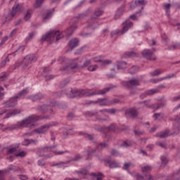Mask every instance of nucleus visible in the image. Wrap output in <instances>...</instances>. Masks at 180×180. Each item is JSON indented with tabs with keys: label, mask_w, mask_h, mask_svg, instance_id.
Listing matches in <instances>:
<instances>
[{
	"label": "nucleus",
	"mask_w": 180,
	"mask_h": 180,
	"mask_svg": "<svg viewBox=\"0 0 180 180\" xmlns=\"http://www.w3.org/2000/svg\"><path fill=\"white\" fill-rule=\"evenodd\" d=\"M77 174H81L83 176V178L86 179L89 175V172L87 169H83L82 171L77 172Z\"/></svg>",
	"instance_id": "obj_36"
},
{
	"label": "nucleus",
	"mask_w": 180,
	"mask_h": 180,
	"mask_svg": "<svg viewBox=\"0 0 180 180\" xmlns=\"http://www.w3.org/2000/svg\"><path fill=\"white\" fill-rule=\"evenodd\" d=\"M52 13L49 12L48 13L46 14L45 17L44 18L43 21L46 22V20H48V19H50L51 18Z\"/></svg>",
	"instance_id": "obj_60"
},
{
	"label": "nucleus",
	"mask_w": 180,
	"mask_h": 180,
	"mask_svg": "<svg viewBox=\"0 0 180 180\" xmlns=\"http://www.w3.org/2000/svg\"><path fill=\"white\" fill-rule=\"evenodd\" d=\"M91 103H99L100 106H108L109 105V101L106 98H98L96 101H92Z\"/></svg>",
	"instance_id": "obj_22"
},
{
	"label": "nucleus",
	"mask_w": 180,
	"mask_h": 180,
	"mask_svg": "<svg viewBox=\"0 0 180 180\" xmlns=\"http://www.w3.org/2000/svg\"><path fill=\"white\" fill-rule=\"evenodd\" d=\"M89 13H91V11L87 10L85 13H84L82 14H79L78 18H79V19H83V18H85V16H88V15H89Z\"/></svg>",
	"instance_id": "obj_43"
},
{
	"label": "nucleus",
	"mask_w": 180,
	"mask_h": 180,
	"mask_svg": "<svg viewBox=\"0 0 180 180\" xmlns=\"http://www.w3.org/2000/svg\"><path fill=\"white\" fill-rule=\"evenodd\" d=\"M26 95H27V89H23L15 95V98L20 99V98H23V96H26Z\"/></svg>",
	"instance_id": "obj_33"
},
{
	"label": "nucleus",
	"mask_w": 180,
	"mask_h": 180,
	"mask_svg": "<svg viewBox=\"0 0 180 180\" xmlns=\"http://www.w3.org/2000/svg\"><path fill=\"white\" fill-rule=\"evenodd\" d=\"M19 113H20V109L16 108L11 110L6 114L4 119H9V117H12V116H16V115H19Z\"/></svg>",
	"instance_id": "obj_21"
},
{
	"label": "nucleus",
	"mask_w": 180,
	"mask_h": 180,
	"mask_svg": "<svg viewBox=\"0 0 180 180\" xmlns=\"http://www.w3.org/2000/svg\"><path fill=\"white\" fill-rule=\"evenodd\" d=\"M20 168L18 167L13 165H11L5 169V171H1L0 170V180H5V174L6 172H11V171H13V172H16L18 171H20Z\"/></svg>",
	"instance_id": "obj_10"
},
{
	"label": "nucleus",
	"mask_w": 180,
	"mask_h": 180,
	"mask_svg": "<svg viewBox=\"0 0 180 180\" xmlns=\"http://www.w3.org/2000/svg\"><path fill=\"white\" fill-rule=\"evenodd\" d=\"M139 71V68L136 66H133L129 69V73L130 74H136Z\"/></svg>",
	"instance_id": "obj_46"
},
{
	"label": "nucleus",
	"mask_w": 180,
	"mask_h": 180,
	"mask_svg": "<svg viewBox=\"0 0 180 180\" xmlns=\"http://www.w3.org/2000/svg\"><path fill=\"white\" fill-rule=\"evenodd\" d=\"M77 28V25L74 24L71 25L66 31L64 32L66 37H70L71 34L74 33V30Z\"/></svg>",
	"instance_id": "obj_24"
},
{
	"label": "nucleus",
	"mask_w": 180,
	"mask_h": 180,
	"mask_svg": "<svg viewBox=\"0 0 180 180\" xmlns=\"http://www.w3.org/2000/svg\"><path fill=\"white\" fill-rule=\"evenodd\" d=\"M157 93H158V89H150L146 91L144 93L141 94V95L139 96V98L141 99H144L145 98H147V96L150 95H154L155 94H157Z\"/></svg>",
	"instance_id": "obj_19"
},
{
	"label": "nucleus",
	"mask_w": 180,
	"mask_h": 180,
	"mask_svg": "<svg viewBox=\"0 0 180 180\" xmlns=\"http://www.w3.org/2000/svg\"><path fill=\"white\" fill-rule=\"evenodd\" d=\"M37 120H40V117L36 115H32L28 117L22 121H20L17 124H13L4 128L3 130H8V131H12V130H16V129H23L25 127H30V129H33L34 127V122Z\"/></svg>",
	"instance_id": "obj_2"
},
{
	"label": "nucleus",
	"mask_w": 180,
	"mask_h": 180,
	"mask_svg": "<svg viewBox=\"0 0 180 180\" xmlns=\"http://www.w3.org/2000/svg\"><path fill=\"white\" fill-rule=\"evenodd\" d=\"M154 52H155V49H145L142 52L143 56L146 58V60H150L151 61H155L157 60V57L154 56Z\"/></svg>",
	"instance_id": "obj_8"
},
{
	"label": "nucleus",
	"mask_w": 180,
	"mask_h": 180,
	"mask_svg": "<svg viewBox=\"0 0 180 180\" xmlns=\"http://www.w3.org/2000/svg\"><path fill=\"white\" fill-rule=\"evenodd\" d=\"M141 103H145V106H146L147 108H155V105H150V100L142 101L141 102Z\"/></svg>",
	"instance_id": "obj_47"
},
{
	"label": "nucleus",
	"mask_w": 180,
	"mask_h": 180,
	"mask_svg": "<svg viewBox=\"0 0 180 180\" xmlns=\"http://www.w3.org/2000/svg\"><path fill=\"white\" fill-rule=\"evenodd\" d=\"M79 69L78 63L76 60H73L69 65L60 68V71H63V72H76Z\"/></svg>",
	"instance_id": "obj_7"
},
{
	"label": "nucleus",
	"mask_w": 180,
	"mask_h": 180,
	"mask_svg": "<svg viewBox=\"0 0 180 180\" xmlns=\"http://www.w3.org/2000/svg\"><path fill=\"white\" fill-rule=\"evenodd\" d=\"M79 134L80 136H84L85 139H87V140H90V141H94V140H95V136L93 134H89L84 131L79 132Z\"/></svg>",
	"instance_id": "obj_26"
},
{
	"label": "nucleus",
	"mask_w": 180,
	"mask_h": 180,
	"mask_svg": "<svg viewBox=\"0 0 180 180\" xmlns=\"http://www.w3.org/2000/svg\"><path fill=\"white\" fill-rule=\"evenodd\" d=\"M79 42V40H78V39L77 38L74 39H71L69 42V47L70 48V50H73V49H75V47H77Z\"/></svg>",
	"instance_id": "obj_27"
},
{
	"label": "nucleus",
	"mask_w": 180,
	"mask_h": 180,
	"mask_svg": "<svg viewBox=\"0 0 180 180\" xmlns=\"http://www.w3.org/2000/svg\"><path fill=\"white\" fill-rule=\"evenodd\" d=\"M95 130L97 131H116V129H117V127L115 124H112L108 127L103 126V127H94Z\"/></svg>",
	"instance_id": "obj_12"
},
{
	"label": "nucleus",
	"mask_w": 180,
	"mask_h": 180,
	"mask_svg": "<svg viewBox=\"0 0 180 180\" xmlns=\"http://www.w3.org/2000/svg\"><path fill=\"white\" fill-rule=\"evenodd\" d=\"M53 126H56L54 123H49L44 125H42L39 128L35 129L34 131L37 134H44L46 131H49L50 127H53Z\"/></svg>",
	"instance_id": "obj_13"
},
{
	"label": "nucleus",
	"mask_w": 180,
	"mask_h": 180,
	"mask_svg": "<svg viewBox=\"0 0 180 180\" xmlns=\"http://www.w3.org/2000/svg\"><path fill=\"white\" fill-rule=\"evenodd\" d=\"M95 153H96V149L89 148V150H87L86 153H87L88 158H86V160H89V157H91V154H94Z\"/></svg>",
	"instance_id": "obj_42"
},
{
	"label": "nucleus",
	"mask_w": 180,
	"mask_h": 180,
	"mask_svg": "<svg viewBox=\"0 0 180 180\" xmlns=\"http://www.w3.org/2000/svg\"><path fill=\"white\" fill-rule=\"evenodd\" d=\"M164 72L162 70H155L153 72H150V75L151 77H157L158 75H161Z\"/></svg>",
	"instance_id": "obj_35"
},
{
	"label": "nucleus",
	"mask_w": 180,
	"mask_h": 180,
	"mask_svg": "<svg viewBox=\"0 0 180 180\" xmlns=\"http://www.w3.org/2000/svg\"><path fill=\"white\" fill-rule=\"evenodd\" d=\"M32 15H33V10H28L24 16V20H25V22L30 20L32 18Z\"/></svg>",
	"instance_id": "obj_32"
},
{
	"label": "nucleus",
	"mask_w": 180,
	"mask_h": 180,
	"mask_svg": "<svg viewBox=\"0 0 180 180\" xmlns=\"http://www.w3.org/2000/svg\"><path fill=\"white\" fill-rule=\"evenodd\" d=\"M44 1V0H36L34 7L35 8H40V6H41V4H43Z\"/></svg>",
	"instance_id": "obj_53"
},
{
	"label": "nucleus",
	"mask_w": 180,
	"mask_h": 180,
	"mask_svg": "<svg viewBox=\"0 0 180 180\" xmlns=\"http://www.w3.org/2000/svg\"><path fill=\"white\" fill-rule=\"evenodd\" d=\"M113 88H116V86H112L110 87L104 88L101 90L95 91L91 92L90 89L86 90H78L76 89H72L70 93L67 94L68 98H81L82 96H94L95 95H105L106 92H109Z\"/></svg>",
	"instance_id": "obj_1"
},
{
	"label": "nucleus",
	"mask_w": 180,
	"mask_h": 180,
	"mask_svg": "<svg viewBox=\"0 0 180 180\" xmlns=\"http://www.w3.org/2000/svg\"><path fill=\"white\" fill-rule=\"evenodd\" d=\"M18 178L21 180H27L29 179V178L27 177V176L25 175V174H20L18 175Z\"/></svg>",
	"instance_id": "obj_64"
},
{
	"label": "nucleus",
	"mask_w": 180,
	"mask_h": 180,
	"mask_svg": "<svg viewBox=\"0 0 180 180\" xmlns=\"http://www.w3.org/2000/svg\"><path fill=\"white\" fill-rule=\"evenodd\" d=\"M13 11L8 15V17H6V22H9V20H12V18L22 9V5L15 3V4L13 6Z\"/></svg>",
	"instance_id": "obj_11"
},
{
	"label": "nucleus",
	"mask_w": 180,
	"mask_h": 180,
	"mask_svg": "<svg viewBox=\"0 0 180 180\" xmlns=\"http://www.w3.org/2000/svg\"><path fill=\"white\" fill-rule=\"evenodd\" d=\"M44 77H45V81H51L55 77L53 75H44Z\"/></svg>",
	"instance_id": "obj_48"
},
{
	"label": "nucleus",
	"mask_w": 180,
	"mask_h": 180,
	"mask_svg": "<svg viewBox=\"0 0 180 180\" xmlns=\"http://www.w3.org/2000/svg\"><path fill=\"white\" fill-rule=\"evenodd\" d=\"M98 112H94L89 111L87 112V115L89 116H96V121L99 122L100 123H102L103 122H108L109 120V116L105 115L104 117H101V115H97Z\"/></svg>",
	"instance_id": "obj_15"
},
{
	"label": "nucleus",
	"mask_w": 180,
	"mask_h": 180,
	"mask_svg": "<svg viewBox=\"0 0 180 180\" xmlns=\"http://www.w3.org/2000/svg\"><path fill=\"white\" fill-rule=\"evenodd\" d=\"M64 37V34H60V31H50L45 35H43L41 41H53L54 39H56V41H58L60 39H63Z\"/></svg>",
	"instance_id": "obj_4"
},
{
	"label": "nucleus",
	"mask_w": 180,
	"mask_h": 180,
	"mask_svg": "<svg viewBox=\"0 0 180 180\" xmlns=\"http://www.w3.org/2000/svg\"><path fill=\"white\" fill-rule=\"evenodd\" d=\"M94 15L95 16H97V18H99V16H102V15H103V11H102V10L100 8H97L94 11Z\"/></svg>",
	"instance_id": "obj_41"
},
{
	"label": "nucleus",
	"mask_w": 180,
	"mask_h": 180,
	"mask_svg": "<svg viewBox=\"0 0 180 180\" xmlns=\"http://www.w3.org/2000/svg\"><path fill=\"white\" fill-rule=\"evenodd\" d=\"M33 61H37V57H36L35 55L30 54L25 56L22 60L23 63V68L24 70H26L27 67H29L30 64H32Z\"/></svg>",
	"instance_id": "obj_9"
},
{
	"label": "nucleus",
	"mask_w": 180,
	"mask_h": 180,
	"mask_svg": "<svg viewBox=\"0 0 180 180\" xmlns=\"http://www.w3.org/2000/svg\"><path fill=\"white\" fill-rule=\"evenodd\" d=\"M103 58H105V56H98L94 57L92 60L93 61H94V63H102V60H103Z\"/></svg>",
	"instance_id": "obj_37"
},
{
	"label": "nucleus",
	"mask_w": 180,
	"mask_h": 180,
	"mask_svg": "<svg viewBox=\"0 0 180 180\" xmlns=\"http://www.w3.org/2000/svg\"><path fill=\"white\" fill-rule=\"evenodd\" d=\"M27 155V153L25 152V151H21L20 153H18V154L15 155V157H26V155Z\"/></svg>",
	"instance_id": "obj_56"
},
{
	"label": "nucleus",
	"mask_w": 180,
	"mask_h": 180,
	"mask_svg": "<svg viewBox=\"0 0 180 180\" xmlns=\"http://www.w3.org/2000/svg\"><path fill=\"white\" fill-rule=\"evenodd\" d=\"M37 110L38 112H40L41 113H47V112H49V113H53V110L50 108V105L47 104H43L39 105L37 108Z\"/></svg>",
	"instance_id": "obj_18"
},
{
	"label": "nucleus",
	"mask_w": 180,
	"mask_h": 180,
	"mask_svg": "<svg viewBox=\"0 0 180 180\" xmlns=\"http://www.w3.org/2000/svg\"><path fill=\"white\" fill-rule=\"evenodd\" d=\"M161 162H162V167H165L167 164H168V158L165 156H162L160 158Z\"/></svg>",
	"instance_id": "obj_40"
},
{
	"label": "nucleus",
	"mask_w": 180,
	"mask_h": 180,
	"mask_svg": "<svg viewBox=\"0 0 180 180\" xmlns=\"http://www.w3.org/2000/svg\"><path fill=\"white\" fill-rule=\"evenodd\" d=\"M150 172H151L150 166H144L143 167H142V172H143V174H145V176L137 174L135 175V178L137 180H153V176H151L150 174H146Z\"/></svg>",
	"instance_id": "obj_6"
},
{
	"label": "nucleus",
	"mask_w": 180,
	"mask_h": 180,
	"mask_svg": "<svg viewBox=\"0 0 180 180\" xmlns=\"http://www.w3.org/2000/svg\"><path fill=\"white\" fill-rule=\"evenodd\" d=\"M106 164L109 165L110 168H118L119 167V163L116 161H112V160H105Z\"/></svg>",
	"instance_id": "obj_28"
},
{
	"label": "nucleus",
	"mask_w": 180,
	"mask_h": 180,
	"mask_svg": "<svg viewBox=\"0 0 180 180\" xmlns=\"http://www.w3.org/2000/svg\"><path fill=\"white\" fill-rule=\"evenodd\" d=\"M112 63V60H103L101 62V65H109Z\"/></svg>",
	"instance_id": "obj_54"
},
{
	"label": "nucleus",
	"mask_w": 180,
	"mask_h": 180,
	"mask_svg": "<svg viewBox=\"0 0 180 180\" xmlns=\"http://www.w3.org/2000/svg\"><path fill=\"white\" fill-rule=\"evenodd\" d=\"M68 82H70V79H68L61 82H60V87L64 88V86H65V85H67L68 84Z\"/></svg>",
	"instance_id": "obj_59"
},
{
	"label": "nucleus",
	"mask_w": 180,
	"mask_h": 180,
	"mask_svg": "<svg viewBox=\"0 0 180 180\" xmlns=\"http://www.w3.org/2000/svg\"><path fill=\"white\" fill-rule=\"evenodd\" d=\"M168 136H169V130H165L156 134V137H160V139H165V137H168Z\"/></svg>",
	"instance_id": "obj_29"
},
{
	"label": "nucleus",
	"mask_w": 180,
	"mask_h": 180,
	"mask_svg": "<svg viewBox=\"0 0 180 180\" xmlns=\"http://www.w3.org/2000/svg\"><path fill=\"white\" fill-rule=\"evenodd\" d=\"M174 77H175V74H169L167 76L162 77V80L164 81V79H171V78H174Z\"/></svg>",
	"instance_id": "obj_51"
},
{
	"label": "nucleus",
	"mask_w": 180,
	"mask_h": 180,
	"mask_svg": "<svg viewBox=\"0 0 180 180\" xmlns=\"http://www.w3.org/2000/svg\"><path fill=\"white\" fill-rule=\"evenodd\" d=\"M91 64V60L86 59L82 65V68H86V67H88Z\"/></svg>",
	"instance_id": "obj_58"
},
{
	"label": "nucleus",
	"mask_w": 180,
	"mask_h": 180,
	"mask_svg": "<svg viewBox=\"0 0 180 180\" xmlns=\"http://www.w3.org/2000/svg\"><path fill=\"white\" fill-rule=\"evenodd\" d=\"M126 116L131 117V119H136L139 116V110L136 108H129L125 111Z\"/></svg>",
	"instance_id": "obj_16"
},
{
	"label": "nucleus",
	"mask_w": 180,
	"mask_h": 180,
	"mask_svg": "<svg viewBox=\"0 0 180 180\" xmlns=\"http://www.w3.org/2000/svg\"><path fill=\"white\" fill-rule=\"evenodd\" d=\"M9 61H11V60L9 59V57H6L5 60L2 61L0 64V67L1 68H3V67H5V65H6V63H9Z\"/></svg>",
	"instance_id": "obj_50"
},
{
	"label": "nucleus",
	"mask_w": 180,
	"mask_h": 180,
	"mask_svg": "<svg viewBox=\"0 0 180 180\" xmlns=\"http://www.w3.org/2000/svg\"><path fill=\"white\" fill-rule=\"evenodd\" d=\"M18 99L19 98L16 96L11 97L8 101L4 103L5 108H13V106H16L18 105Z\"/></svg>",
	"instance_id": "obj_17"
},
{
	"label": "nucleus",
	"mask_w": 180,
	"mask_h": 180,
	"mask_svg": "<svg viewBox=\"0 0 180 180\" xmlns=\"http://www.w3.org/2000/svg\"><path fill=\"white\" fill-rule=\"evenodd\" d=\"M81 158H82V156H81V155H76L73 158H70L69 160L66 161V164H70V162L79 161Z\"/></svg>",
	"instance_id": "obj_30"
},
{
	"label": "nucleus",
	"mask_w": 180,
	"mask_h": 180,
	"mask_svg": "<svg viewBox=\"0 0 180 180\" xmlns=\"http://www.w3.org/2000/svg\"><path fill=\"white\" fill-rule=\"evenodd\" d=\"M124 68H127V63L119 62L117 64V70H124Z\"/></svg>",
	"instance_id": "obj_34"
},
{
	"label": "nucleus",
	"mask_w": 180,
	"mask_h": 180,
	"mask_svg": "<svg viewBox=\"0 0 180 180\" xmlns=\"http://www.w3.org/2000/svg\"><path fill=\"white\" fill-rule=\"evenodd\" d=\"M137 54L133 51L127 52L125 53V57H136Z\"/></svg>",
	"instance_id": "obj_52"
},
{
	"label": "nucleus",
	"mask_w": 180,
	"mask_h": 180,
	"mask_svg": "<svg viewBox=\"0 0 180 180\" xmlns=\"http://www.w3.org/2000/svg\"><path fill=\"white\" fill-rule=\"evenodd\" d=\"M135 2L136 4V6L141 8L140 11L137 12L136 13H141V11L144 9V6H146V4H147L146 2V0H138V1H136Z\"/></svg>",
	"instance_id": "obj_25"
},
{
	"label": "nucleus",
	"mask_w": 180,
	"mask_h": 180,
	"mask_svg": "<svg viewBox=\"0 0 180 180\" xmlns=\"http://www.w3.org/2000/svg\"><path fill=\"white\" fill-rule=\"evenodd\" d=\"M106 147H108V143H100L97 146L98 150H103V148H106Z\"/></svg>",
	"instance_id": "obj_45"
},
{
	"label": "nucleus",
	"mask_w": 180,
	"mask_h": 180,
	"mask_svg": "<svg viewBox=\"0 0 180 180\" xmlns=\"http://www.w3.org/2000/svg\"><path fill=\"white\" fill-rule=\"evenodd\" d=\"M99 112L101 113H103V115H105V113H110V115H114V113H116V110H115V109H103V110H100Z\"/></svg>",
	"instance_id": "obj_31"
},
{
	"label": "nucleus",
	"mask_w": 180,
	"mask_h": 180,
	"mask_svg": "<svg viewBox=\"0 0 180 180\" xmlns=\"http://www.w3.org/2000/svg\"><path fill=\"white\" fill-rule=\"evenodd\" d=\"M123 27L122 30H115L112 32H110V37H113L114 36H117V34H124V33H126V32H127V30H129V29H130V27H133V22H131L129 20H127L124 22H123Z\"/></svg>",
	"instance_id": "obj_5"
},
{
	"label": "nucleus",
	"mask_w": 180,
	"mask_h": 180,
	"mask_svg": "<svg viewBox=\"0 0 180 180\" xmlns=\"http://www.w3.org/2000/svg\"><path fill=\"white\" fill-rule=\"evenodd\" d=\"M56 148H57V145L43 147L41 148V155L46 158H50V155H46L44 153H50L51 151L55 155H63V154L70 153L68 150H56Z\"/></svg>",
	"instance_id": "obj_3"
},
{
	"label": "nucleus",
	"mask_w": 180,
	"mask_h": 180,
	"mask_svg": "<svg viewBox=\"0 0 180 180\" xmlns=\"http://www.w3.org/2000/svg\"><path fill=\"white\" fill-rule=\"evenodd\" d=\"M34 32H30L29 33V37L26 39L27 41H29V40H32V39H33V37H34Z\"/></svg>",
	"instance_id": "obj_63"
},
{
	"label": "nucleus",
	"mask_w": 180,
	"mask_h": 180,
	"mask_svg": "<svg viewBox=\"0 0 180 180\" xmlns=\"http://www.w3.org/2000/svg\"><path fill=\"white\" fill-rule=\"evenodd\" d=\"M123 13H124V6H122L117 10L114 16V19H115V20L117 19H120V16H122Z\"/></svg>",
	"instance_id": "obj_23"
},
{
	"label": "nucleus",
	"mask_w": 180,
	"mask_h": 180,
	"mask_svg": "<svg viewBox=\"0 0 180 180\" xmlns=\"http://www.w3.org/2000/svg\"><path fill=\"white\" fill-rule=\"evenodd\" d=\"M89 27L90 29H96V27H98V22H94L93 23H90Z\"/></svg>",
	"instance_id": "obj_61"
},
{
	"label": "nucleus",
	"mask_w": 180,
	"mask_h": 180,
	"mask_svg": "<svg viewBox=\"0 0 180 180\" xmlns=\"http://www.w3.org/2000/svg\"><path fill=\"white\" fill-rule=\"evenodd\" d=\"M29 99H30V101L32 102H37V101H41V99H44V95H43L41 93H38L30 96Z\"/></svg>",
	"instance_id": "obj_20"
},
{
	"label": "nucleus",
	"mask_w": 180,
	"mask_h": 180,
	"mask_svg": "<svg viewBox=\"0 0 180 180\" xmlns=\"http://www.w3.org/2000/svg\"><path fill=\"white\" fill-rule=\"evenodd\" d=\"M156 146H159V147H161L162 148H167V145L165 143H162L160 141H158L155 143Z\"/></svg>",
	"instance_id": "obj_55"
},
{
	"label": "nucleus",
	"mask_w": 180,
	"mask_h": 180,
	"mask_svg": "<svg viewBox=\"0 0 180 180\" xmlns=\"http://www.w3.org/2000/svg\"><path fill=\"white\" fill-rule=\"evenodd\" d=\"M8 79V75L6 72H3L0 74V81L2 82L4 81H6Z\"/></svg>",
	"instance_id": "obj_38"
},
{
	"label": "nucleus",
	"mask_w": 180,
	"mask_h": 180,
	"mask_svg": "<svg viewBox=\"0 0 180 180\" xmlns=\"http://www.w3.org/2000/svg\"><path fill=\"white\" fill-rule=\"evenodd\" d=\"M125 86L127 89H133L134 86H140V79L139 78H132L129 81L125 83Z\"/></svg>",
	"instance_id": "obj_14"
},
{
	"label": "nucleus",
	"mask_w": 180,
	"mask_h": 180,
	"mask_svg": "<svg viewBox=\"0 0 180 180\" xmlns=\"http://www.w3.org/2000/svg\"><path fill=\"white\" fill-rule=\"evenodd\" d=\"M176 49H180V43H173L169 47V50H175Z\"/></svg>",
	"instance_id": "obj_39"
},
{
	"label": "nucleus",
	"mask_w": 180,
	"mask_h": 180,
	"mask_svg": "<svg viewBox=\"0 0 180 180\" xmlns=\"http://www.w3.org/2000/svg\"><path fill=\"white\" fill-rule=\"evenodd\" d=\"M58 61H60V64H63V63H67V61H68V59H67V58L62 57L59 58Z\"/></svg>",
	"instance_id": "obj_62"
},
{
	"label": "nucleus",
	"mask_w": 180,
	"mask_h": 180,
	"mask_svg": "<svg viewBox=\"0 0 180 180\" xmlns=\"http://www.w3.org/2000/svg\"><path fill=\"white\" fill-rule=\"evenodd\" d=\"M88 71H96V70H98V66L97 65H89L87 68Z\"/></svg>",
	"instance_id": "obj_49"
},
{
	"label": "nucleus",
	"mask_w": 180,
	"mask_h": 180,
	"mask_svg": "<svg viewBox=\"0 0 180 180\" xmlns=\"http://www.w3.org/2000/svg\"><path fill=\"white\" fill-rule=\"evenodd\" d=\"M116 103H119V99L117 98L108 101V105H115Z\"/></svg>",
	"instance_id": "obj_57"
},
{
	"label": "nucleus",
	"mask_w": 180,
	"mask_h": 180,
	"mask_svg": "<svg viewBox=\"0 0 180 180\" xmlns=\"http://www.w3.org/2000/svg\"><path fill=\"white\" fill-rule=\"evenodd\" d=\"M134 133L135 136H143L144 134V131L140 130L139 129H134Z\"/></svg>",
	"instance_id": "obj_44"
}]
</instances>
